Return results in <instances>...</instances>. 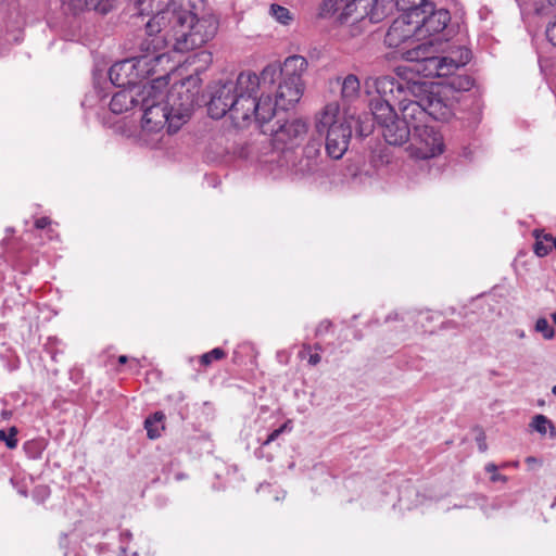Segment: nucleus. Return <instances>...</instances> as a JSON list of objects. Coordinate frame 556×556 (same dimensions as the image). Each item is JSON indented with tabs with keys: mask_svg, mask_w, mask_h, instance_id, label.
<instances>
[{
	"mask_svg": "<svg viewBox=\"0 0 556 556\" xmlns=\"http://www.w3.org/2000/svg\"><path fill=\"white\" fill-rule=\"evenodd\" d=\"M307 65L304 56L291 55L280 71L268 65L260 76L247 71L235 80L219 81L213 87L208 114L216 119L228 114L239 128L255 123L266 134L265 125L275 116L276 108L289 110L301 100Z\"/></svg>",
	"mask_w": 556,
	"mask_h": 556,
	"instance_id": "nucleus-1",
	"label": "nucleus"
},
{
	"mask_svg": "<svg viewBox=\"0 0 556 556\" xmlns=\"http://www.w3.org/2000/svg\"><path fill=\"white\" fill-rule=\"evenodd\" d=\"M139 16H148L143 49L170 47L176 52H188L202 47L217 31L212 15L198 17L191 10L192 0H129Z\"/></svg>",
	"mask_w": 556,
	"mask_h": 556,
	"instance_id": "nucleus-2",
	"label": "nucleus"
},
{
	"mask_svg": "<svg viewBox=\"0 0 556 556\" xmlns=\"http://www.w3.org/2000/svg\"><path fill=\"white\" fill-rule=\"evenodd\" d=\"M197 79L189 77L175 83L168 91L167 76H161L143 85L137 94L142 110L140 140L150 147H156L167 125V132H176L189 119L195 103V91L187 85H195Z\"/></svg>",
	"mask_w": 556,
	"mask_h": 556,
	"instance_id": "nucleus-3",
	"label": "nucleus"
},
{
	"mask_svg": "<svg viewBox=\"0 0 556 556\" xmlns=\"http://www.w3.org/2000/svg\"><path fill=\"white\" fill-rule=\"evenodd\" d=\"M451 15L447 10L439 9L416 17L418 25L419 43L402 52V58L410 64V70L422 77H445L454 74L460 66L470 60V52L466 48L459 49V56H438L444 41L443 30L446 28Z\"/></svg>",
	"mask_w": 556,
	"mask_h": 556,
	"instance_id": "nucleus-4",
	"label": "nucleus"
},
{
	"mask_svg": "<svg viewBox=\"0 0 556 556\" xmlns=\"http://www.w3.org/2000/svg\"><path fill=\"white\" fill-rule=\"evenodd\" d=\"M418 75L410 70V64L396 68V76H370L365 79L364 88L367 94L376 92L378 96H390L397 104L402 119L414 130V125H426L428 118L425 91L426 81L415 79Z\"/></svg>",
	"mask_w": 556,
	"mask_h": 556,
	"instance_id": "nucleus-5",
	"label": "nucleus"
},
{
	"mask_svg": "<svg viewBox=\"0 0 556 556\" xmlns=\"http://www.w3.org/2000/svg\"><path fill=\"white\" fill-rule=\"evenodd\" d=\"M356 124L361 136H367L372 130L368 121L356 119L353 114L342 111L338 102L326 104L317 114L315 128L325 138V149L331 159L340 160L345 154Z\"/></svg>",
	"mask_w": 556,
	"mask_h": 556,
	"instance_id": "nucleus-6",
	"label": "nucleus"
},
{
	"mask_svg": "<svg viewBox=\"0 0 556 556\" xmlns=\"http://www.w3.org/2000/svg\"><path fill=\"white\" fill-rule=\"evenodd\" d=\"M141 54L131 59H126L113 64L109 71V77L113 85L121 88H132L148 78L155 71V66L163 61H168L167 52L161 49H143V41L140 45Z\"/></svg>",
	"mask_w": 556,
	"mask_h": 556,
	"instance_id": "nucleus-7",
	"label": "nucleus"
},
{
	"mask_svg": "<svg viewBox=\"0 0 556 556\" xmlns=\"http://www.w3.org/2000/svg\"><path fill=\"white\" fill-rule=\"evenodd\" d=\"M471 85L468 78H453L448 85L427 84L425 104L427 115L437 121H447L454 115L455 105L459 100L460 89H468Z\"/></svg>",
	"mask_w": 556,
	"mask_h": 556,
	"instance_id": "nucleus-8",
	"label": "nucleus"
},
{
	"mask_svg": "<svg viewBox=\"0 0 556 556\" xmlns=\"http://www.w3.org/2000/svg\"><path fill=\"white\" fill-rule=\"evenodd\" d=\"M376 0H324L319 16L333 18L340 25H353L369 16L368 8Z\"/></svg>",
	"mask_w": 556,
	"mask_h": 556,
	"instance_id": "nucleus-9",
	"label": "nucleus"
},
{
	"mask_svg": "<svg viewBox=\"0 0 556 556\" xmlns=\"http://www.w3.org/2000/svg\"><path fill=\"white\" fill-rule=\"evenodd\" d=\"M443 136L432 126L414 125L407 147L409 155L417 160L437 157L444 152Z\"/></svg>",
	"mask_w": 556,
	"mask_h": 556,
	"instance_id": "nucleus-10",
	"label": "nucleus"
},
{
	"mask_svg": "<svg viewBox=\"0 0 556 556\" xmlns=\"http://www.w3.org/2000/svg\"><path fill=\"white\" fill-rule=\"evenodd\" d=\"M384 41L392 48H399L405 43L414 45V47L418 45L419 35L416 16L403 12L389 27Z\"/></svg>",
	"mask_w": 556,
	"mask_h": 556,
	"instance_id": "nucleus-11",
	"label": "nucleus"
},
{
	"mask_svg": "<svg viewBox=\"0 0 556 556\" xmlns=\"http://www.w3.org/2000/svg\"><path fill=\"white\" fill-rule=\"evenodd\" d=\"M307 124L299 118L291 119L279 126L277 129H270L274 143L277 148L291 150L304 141L307 134Z\"/></svg>",
	"mask_w": 556,
	"mask_h": 556,
	"instance_id": "nucleus-12",
	"label": "nucleus"
},
{
	"mask_svg": "<svg viewBox=\"0 0 556 556\" xmlns=\"http://www.w3.org/2000/svg\"><path fill=\"white\" fill-rule=\"evenodd\" d=\"M292 157L293 153L289 151L285 152L282 155H273L270 162H277V166L270 168V174L275 178H280L289 173L293 175H306L314 170L315 162L313 160H306L305 163L300 161L299 165L292 163V166H290L289 163Z\"/></svg>",
	"mask_w": 556,
	"mask_h": 556,
	"instance_id": "nucleus-13",
	"label": "nucleus"
},
{
	"mask_svg": "<svg viewBox=\"0 0 556 556\" xmlns=\"http://www.w3.org/2000/svg\"><path fill=\"white\" fill-rule=\"evenodd\" d=\"M384 140L392 146H402L410 140V127L399 116L381 127Z\"/></svg>",
	"mask_w": 556,
	"mask_h": 556,
	"instance_id": "nucleus-14",
	"label": "nucleus"
},
{
	"mask_svg": "<svg viewBox=\"0 0 556 556\" xmlns=\"http://www.w3.org/2000/svg\"><path fill=\"white\" fill-rule=\"evenodd\" d=\"M140 89L123 88L114 93L110 101V110L115 114H122L129 109L139 105L140 98L137 96Z\"/></svg>",
	"mask_w": 556,
	"mask_h": 556,
	"instance_id": "nucleus-15",
	"label": "nucleus"
},
{
	"mask_svg": "<svg viewBox=\"0 0 556 556\" xmlns=\"http://www.w3.org/2000/svg\"><path fill=\"white\" fill-rule=\"evenodd\" d=\"M379 97V99L371 100L370 110L375 121L381 128L382 126L389 124L392 119H394L397 116V114L395 113L393 106L390 104V101H392L390 96Z\"/></svg>",
	"mask_w": 556,
	"mask_h": 556,
	"instance_id": "nucleus-16",
	"label": "nucleus"
},
{
	"mask_svg": "<svg viewBox=\"0 0 556 556\" xmlns=\"http://www.w3.org/2000/svg\"><path fill=\"white\" fill-rule=\"evenodd\" d=\"M395 4L400 11L413 14L416 17H420L432 9L430 0H395Z\"/></svg>",
	"mask_w": 556,
	"mask_h": 556,
	"instance_id": "nucleus-17",
	"label": "nucleus"
},
{
	"mask_svg": "<svg viewBox=\"0 0 556 556\" xmlns=\"http://www.w3.org/2000/svg\"><path fill=\"white\" fill-rule=\"evenodd\" d=\"M361 94V83L356 75L349 74L341 81V97L344 101L352 102Z\"/></svg>",
	"mask_w": 556,
	"mask_h": 556,
	"instance_id": "nucleus-18",
	"label": "nucleus"
},
{
	"mask_svg": "<svg viewBox=\"0 0 556 556\" xmlns=\"http://www.w3.org/2000/svg\"><path fill=\"white\" fill-rule=\"evenodd\" d=\"M68 4L76 11L87 9L102 14L108 13L111 9L110 0H68Z\"/></svg>",
	"mask_w": 556,
	"mask_h": 556,
	"instance_id": "nucleus-19",
	"label": "nucleus"
},
{
	"mask_svg": "<svg viewBox=\"0 0 556 556\" xmlns=\"http://www.w3.org/2000/svg\"><path fill=\"white\" fill-rule=\"evenodd\" d=\"M165 415L162 412H155L152 416L148 417L144 421V429L149 439H157L162 435L164 426Z\"/></svg>",
	"mask_w": 556,
	"mask_h": 556,
	"instance_id": "nucleus-20",
	"label": "nucleus"
},
{
	"mask_svg": "<svg viewBox=\"0 0 556 556\" xmlns=\"http://www.w3.org/2000/svg\"><path fill=\"white\" fill-rule=\"evenodd\" d=\"M530 427L539 432L541 435H545L546 433H549L551 438L556 437V428L554 424L542 414L535 415L532 418V421L530 424Z\"/></svg>",
	"mask_w": 556,
	"mask_h": 556,
	"instance_id": "nucleus-21",
	"label": "nucleus"
},
{
	"mask_svg": "<svg viewBox=\"0 0 556 556\" xmlns=\"http://www.w3.org/2000/svg\"><path fill=\"white\" fill-rule=\"evenodd\" d=\"M535 237V243H534V253L540 256H546L552 251V242H547L544 240L542 231L534 230L533 232Z\"/></svg>",
	"mask_w": 556,
	"mask_h": 556,
	"instance_id": "nucleus-22",
	"label": "nucleus"
},
{
	"mask_svg": "<svg viewBox=\"0 0 556 556\" xmlns=\"http://www.w3.org/2000/svg\"><path fill=\"white\" fill-rule=\"evenodd\" d=\"M270 14L277 22L283 25H289L293 20L290 10L278 4L270 7Z\"/></svg>",
	"mask_w": 556,
	"mask_h": 556,
	"instance_id": "nucleus-23",
	"label": "nucleus"
},
{
	"mask_svg": "<svg viewBox=\"0 0 556 556\" xmlns=\"http://www.w3.org/2000/svg\"><path fill=\"white\" fill-rule=\"evenodd\" d=\"M534 329L536 332L542 333L543 338L546 340H551L555 336L554 328L549 325L548 320L544 317H541L536 320L534 325Z\"/></svg>",
	"mask_w": 556,
	"mask_h": 556,
	"instance_id": "nucleus-24",
	"label": "nucleus"
},
{
	"mask_svg": "<svg viewBox=\"0 0 556 556\" xmlns=\"http://www.w3.org/2000/svg\"><path fill=\"white\" fill-rule=\"evenodd\" d=\"M226 356V353L223 349L220 348H215L213 349L212 351L207 352V353H204L202 356H201V364L204 365V366H208L212 364L213 361H218V359H222Z\"/></svg>",
	"mask_w": 556,
	"mask_h": 556,
	"instance_id": "nucleus-25",
	"label": "nucleus"
},
{
	"mask_svg": "<svg viewBox=\"0 0 556 556\" xmlns=\"http://www.w3.org/2000/svg\"><path fill=\"white\" fill-rule=\"evenodd\" d=\"M16 433L17 430L14 427L10 429L9 434L4 430H0V441H4L9 448H15L17 445Z\"/></svg>",
	"mask_w": 556,
	"mask_h": 556,
	"instance_id": "nucleus-26",
	"label": "nucleus"
},
{
	"mask_svg": "<svg viewBox=\"0 0 556 556\" xmlns=\"http://www.w3.org/2000/svg\"><path fill=\"white\" fill-rule=\"evenodd\" d=\"M485 470L488 472H491L492 473V477H491V480L492 481H506V477L497 473V467L496 465L490 463L485 466Z\"/></svg>",
	"mask_w": 556,
	"mask_h": 556,
	"instance_id": "nucleus-27",
	"label": "nucleus"
},
{
	"mask_svg": "<svg viewBox=\"0 0 556 556\" xmlns=\"http://www.w3.org/2000/svg\"><path fill=\"white\" fill-rule=\"evenodd\" d=\"M283 432V428H278L274 430L264 442L265 445L269 444L270 442L275 441L281 433Z\"/></svg>",
	"mask_w": 556,
	"mask_h": 556,
	"instance_id": "nucleus-28",
	"label": "nucleus"
},
{
	"mask_svg": "<svg viewBox=\"0 0 556 556\" xmlns=\"http://www.w3.org/2000/svg\"><path fill=\"white\" fill-rule=\"evenodd\" d=\"M51 224V220L48 217H40L35 222V226L38 229H43Z\"/></svg>",
	"mask_w": 556,
	"mask_h": 556,
	"instance_id": "nucleus-29",
	"label": "nucleus"
},
{
	"mask_svg": "<svg viewBox=\"0 0 556 556\" xmlns=\"http://www.w3.org/2000/svg\"><path fill=\"white\" fill-rule=\"evenodd\" d=\"M331 323L329 320L321 321L317 328V333H323L324 331H328L330 328Z\"/></svg>",
	"mask_w": 556,
	"mask_h": 556,
	"instance_id": "nucleus-30",
	"label": "nucleus"
},
{
	"mask_svg": "<svg viewBox=\"0 0 556 556\" xmlns=\"http://www.w3.org/2000/svg\"><path fill=\"white\" fill-rule=\"evenodd\" d=\"M320 362V355L318 353L311 354L308 357V363L312 366L317 365Z\"/></svg>",
	"mask_w": 556,
	"mask_h": 556,
	"instance_id": "nucleus-31",
	"label": "nucleus"
},
{
	"mask_svg": "<svg viewBox=\"0 0 556 556\" xmlns=\"http://www.w3.org/2000/svg\"><path fill=\"white\" fill-rule=\"evenodd\" d=\"M526 463L529 466H532L534 464H539V460L535 457H533V456H529V457L526 458Z\"/></svg>",
	"mask_w": 556,
	"mask_h": 556,
	"instance_id": "nucleus-32",
	"label": "nucleus"
},
{
	"mask_svg": "<svg viewBox=\"0 0 556 556\" xmlns=\"http://www.w3.org/2000/svg\"><path fill=\"white\" fill-rule=\"evenodd\" d=\"M36 492L39 493V495H42V496H47L48 495V490L45 486L37 488Z\"/></svg>",
	"mask_w": 556,
	"mask_h": 556,
	"instance_id": "nucleus-33",
	"label": "nucleus"
},
{
	"mask_svg": "<svg viewBox=\"0 0 556 556\" xmlns=\"http://www.w3.org/2000/svg\"><path fill=\"white\" fill-rule=\"evenodd\" d=\"M66 541H67V536L66 535L61 538L60 544H61L62 547H66Z\"/></svg>",
	"mask_w": 556,
	"mask_h": 556,
	"instance_id": "nucleus-34",
	"label": "nucleus"
},
{
	"mask_svg": "<svg viewBox=\"0 0 556 556\" xmlns=\"http://www.w3.org/2000/svg\"><path fill=\"white\" fill-rule=\"evenodd\" d=\"M127 362V357L125 355H122L118 357V363L119 364H125Z\"/></svg>",
	"mask_w": 556,
	"mask_h": 556,
	"instance_id": "nucleus-35",
	"label": "nucleus"
},
{
	"mask_svg": "<svg viewBox=\"0 0 556 556\" xmlns=\"http://www.w3.org/2000/svg\"><path fill=\"white\" fill-rule=\"evenodd\" d=\"M517 336H518L519 338H521V339H522V338H525V336H526V334H525V331H523V330H519V331L517 332Z\"/></svg>",
	"mask_w": 556,
	"mask_h": 556,
	"instance_id": "nucleus-36",
	"label": "nucleus"
},
{
	"mask_svg": "<svg viewBox=\"0 0 556 556\" xmlns=\"http://www.w3.org/2000/svg\"><path fill=\"white\" fill-rule=\"evenodd\" d=\"M553 321L556 324V311L551 315Z\"/></svg>",
	"mask_w": 556,
	"mask_h": 556,
	"instance_id": "nucleus-37",
	"label": "nucleus"
},
{
	"mask_svg": "<svg viewBox=\"0 0 556 556\" xmlns=\"http://www.w3.org/2000/svg\"><path fill=\"white\" fill-rule=\"evenodd\" d=\"M289 422L283 424L280 428H283V431L288 429Z\"/></svg>",
	"mask_w": 556,
	"mask_h": 556,
	"instance_id": "nucleus-38",
	"label": "nucleus"
},
{
	"mask_svg": "<svg viewBox=\"0 0 556 556\" xmlns=\"http://www.w3.org/2000/svg\"><path fill=\"white\" fill-rule=\"evenodd\" d=\"M551 7L555 8L556 9V2L555 1H551V2H547Z\"/></svg>",
	"mask_w": 556,
	"mask_h": 556,
	"instance_id": "nucleus-39",
	"label": "nucleus"
},
{
	"mask_svg": "<svg viewBox=\"0 0 556 556\" xmlns=\"http://www.w3.org/2000/svg\"><path fill=\"white\" fill-rule=\"evenodd\" d=\"M552 393L556 395V384L552 388Z\"/></svg>",
	"mask_w": 556,
	"mask_h": 556,
	"instance_id": "nucleus-40",
	"label": "nucleus"
},
{
	"mask_svg": "<svg viewBox=\"0 0 556 556\" xmlns=\"http://www.w3.org/2000/svg\"><path fill=\"white\" fill-rule=\"evenodd\" d=\"M122 535H123V536H126V538H128V539H129L131 534H130V533H128V532H126V533H123Z\"/></svg>",
	"mask_w": 556,
	"mask_h": 556,
	"instance_id": "nucleus-41",
	"label": "nucleus"
},
{
	"mask_svg": "<svg viewBox=\"0 0 556 556\" xmlns=\"http://www.w3.org/2000/svg\"><path fill=\"white\" fill-rule=\"evenodd\" d=\"M202 55L206 56V58H210V54L205 53V52H202L201 53Z\"/></svg>",
	"mask_w": 556,
	"mask_h": 556,
	"instance_id": "nucleus-42",
	"label": "nucleus"
},
{
	"mask_svg": "<svg viewBox=\"0 0 556 556\" xmlns=\"http://www.w3.org/2000/svg\"><path fill=\"white\" fill-rule=\"evenodd\" d=\"M518 465H519V463H518V462L513 463V466H514V467H518Z\"/></svg>",
	"mask_w": 556,
	"mask_h": 556,
	"instance_id": "nucleus-43",
	"label": "nucleus"
},
{
	"mask_svg": "<svg viewBox=\"0 0 556 556\" xmlns=\"http://www.w3.org/2000/svg\"><path fill=\"white\" fill-rule=\"evenodd\" d=\"M480 450L483 451L484 450V445L483 444H480Z\"/></svg>",
	"mask_w": 556,
	"mask_h": 556,
	"instance_id": "nucleus-44",
	"label": "nucleus"
},
{
	"mask_svg": "<svg viewBox=\"0 0 556 556\" xmlns=\"http://www.w3.org/2000/svg\"><path fill=\"white\" fill-rule=\"evenodd\" d=\"M134 556H138L137 553H134Z\"/></svg>",
	"mask_w": 556,
	"mask_h": 556,
	"instance_id": "nucleus-45",
	"label": "nucleus"
}]
</instances>
